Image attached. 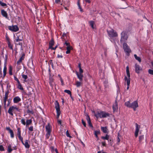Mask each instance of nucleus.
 <instances>
[{"label":"nucleus","mask_w":153,"mask_h":153,"mask_svg":"<svg viewBox=\"0 0 153 153\" xmlns=\"http://www.w3.org/2000/svg\"><path fill=\"white\" fill-rule=\"evenodd\" d=\"M86 119H87V121L88 122V123L89 126L90 127H93L91 123L90 119V117L89 116H87Z\"/></svg>","instance_id":"obj_25"},{"label":"nucleus","mask_w":153,"mask_h":153,"mask_svg":"<svg viewBox=\"0 0 153 153\" xmlns=\"http://www.w3.org/2000/svg\"><path fill=\"white\" fill-rule=\"evenodd\" d=\"M25 146V147L27 148H29L30 147V145L28 143V140H26L25 143H24L23 141V143H22Z\"/></svg>","instance_id":"obj_20"},{"label":"nucleus","mask_w":153,"mask_h":153,"mask_svg":"<svg viewBox=\"0 0 153 153\" xmlns=\"http://www.w3.org/2000/svg\"><path fill=\"white\" fill-rule=\"evenodd\" d=\"M126 72L127 76L128 77H130V74L129 70V68L128 66L126 67Z\"/></svg>","instance_id":"obj_33"},{"label":"nucleus","mask_w":153,"mask_h":153,"mask_svg":"<svg viewBox=\"0 0 153 153\" xmlns=\"http://www.w3.org/2000/svg\"><path fill=\"white\" fill-rule=\"evenodd\" d=\"M29 130L30 131H33V126H31L29 128Z\"/></svg>","instance_id":"obj_52"},{"label":"nucleus","mask_w":153,"mask_h":153,"mask_svg":"<svg viewBox=\"0 0 153 153\" xmlns=\"http://www.w3.org/2000/svg\"><path fill=\"white\" fill-rule=\"evenodd\" d=\"M8 29L13 32H16L19 30V28L17 25H13L11 26H9L8 27Z\"/></svg>","instance_id":"obj_8"},{"label":"nucleus","mask_w":153,"mask_h":153,"mask_svg":"<svg viewBox=\"0 0 153 153\" xmlns=\"http://www.w3.org/2000/svg\"><path fill=\"white\" fill-rule=\"evenodd\" d=\"M16 149V147L14 146H12V144H8L7 150V152L9 153H11L13 150H15Z\"/></svg>","instance_id":"obj_7"},{"label":"nucleus","mask_w":153,"mask_h":153,"mask_svg":"<svg viewBox=\"0 0 153 153\" xmlns=\"http://www.w3.org/2000/svg\"><path fill=\"white\" fill-rule=\"evenodd\" d=\"M17 33L16 39V42H18L19 41H21L22 40V38L20 36V35H18Z\"/></svg>","instance_id":"obj_21"},{"label":"nucleus","mask_w":153,"mask_h":153,"mask_svg":"<svg viewBox=\"0 0 153 153\" xmlns=\"http://www.w3.org/2000/svg\"><path fill=\"white\" fill-rule=\"evenodd\" d=\"M83 72V71L81 68L79 69V73L82 74Z\"/></svg>","instance_id":"obj_54"},{"label":"nucleus","mask_w":153,"mask_h":153,"mask_svg":"<svg viewBox=\"0 0 153 153\" xmlns=\"http://www.w3.org/2000/svg\"><path fill=\"white\" fill-rule=\"evenodd\" d=\"M17 88H18L21 90H23V88L22 87V86L20 83V82L18 83V85H17Z\"/></svg>","instance_id":"obj_36"},{"label":"nucleus","mask_w":153,"mask_h":153,"mask_svg":"<svg viewBox=\"0 0 153 153\" xmlns=\"http://www.w3.org/2000/svg\"><path fill=\"white\" fill-rule=\"evenodd\" d=\"M7 69V67H6V62H5L4 63V69H3V71L4 77L6 75Z\"/></svg>","instance_id":"obj_19"},{"label":"nucleus","mask_w":153,"mask_h":153,"mask_svg":"<svg viewBox=\"0 0 153 153\" xmlns=\"http://www.w3.org/2000/svg\"><path fill=\"white\" fill-rule=\"evenodd\" d=\"M64 44H65L67 46H70V43L67 42L66 41L65 42Z\"/></svg>","instance_id":"obj_53"},{"label":"nucleus","mask_w":153,"mask_h":153,"mask_svg":"<svg viewBox=\"0 0 153 153\" xmlns=\"http://www.w3.org/2000/svg\"><path fill=\"white\" fill-rule=\"evenodd\" d=\"M9 73L10 75H12V69L11 67H10L9 69Z\"/></svg>","instance_id":"obj_46"},{"label":"nucleus","mask_w":153,"mask_h":153,"mask_svg":"<svg viewBox=\"0 0 153 153\" xmlns=\"http://www.w3.org/2000/svg\"><path fill=\"white\" fill-rule=\"evenodd\" d=\"M82 83L80 82H79V81H77L76 82V87H80L81 86V85H82Z\"/></svg>","instance_id":"obj_38"},{"label":"nucleus","mask_w":153,"mask_h":153,"mask_svg":"<svg viewBox=\"0 0 153 153\" xmlns=\"http://www.w3.org/2000/svg\"><path fill=\"white\" fill-rule=\"evenodd\" d=\"M140 128V126L137 123L135 124V131L134 134L135 136L137 137L138 136V132Z\"/></svg>","instance_id":"obj_12"},{"label":"nucleus","mask_w":153,"mask_h":153,"mask_svg":"<svg viewBox=\"0 0 153 153\" xmlns=\"http://www.w3.org/2000/svg\"><path fill=\"white\" fill-rule=\"evenodd\" d=\"M20 109L16 105L10 106L8 111V113L11 116L13 115V113L16 114V111L19 112Z\"/></svg>","instance_id":"obj_2"},{"label":"nucleus","mask_w":153,"mask_h":153,"mask_svg":"<svg viewBox=\"0 0 153 153\" xmlns=\"http://www.w3.org/2000/svg\"><path fill=\"white\" fill-rule=\"evenodd\" d=\"M66 135L67 137H71L70 135L69 131L68 130H67L66 132Z\"/></svg>","instance_id":"obj_47"},{"label":"nucleus","mask_w":153,"mask_h":153,"mask_svg":"<svg viewBox=\"0 0 153 153\" xmlns=\"http://www.w3.org/2000/svg\"><path fill=\"white\" fill-rule=\"evenodd\" d=\"M90 25L93 29H94V22L92 21H90L89 22Z\"/></svg>","instance_id":"obj_35"},{"label":"nucleus","mask_w":153,"mask_h":153,"mask_svg":"<svg viewBox=\"0 0 153 153\" xmlns=\"http://www.w3.org/2000/svg\"><path fill=\"white\" fill-rule=\"evenodd\" d=\"M82 123L83 124L84 126L85 127L86 126V124H85V122L84 121V120L83 119L82 120Z\"/></svg>","instance_id":"obj_49"},{"label":"nucleus","mask_w":153,"mask_h":153,"mask_svg":"<svg viewBox=\"0 0 153 153\" xmlns=\"http://www.w3.org/2000/svg\"><path fill=\"white\" fill-rule=\"evenodd\" d=\"M121 38L120 39V42L121 43H125V42H126L128 39V36L126 33L124 32H122L121 34Z\"/></svg>","instance_id":"obj_5"},{"label":"nucleus","mask_w":153,"mask_h":153,"mask_svg":"<svg viewBox=\"0 0 153 153\" xmlns=\"http://www.w3.org/2000/svg\"><path fill=\"white\" fill-rule=\"evenodd\" d=\"M55 108L56 109L57 118H58L61 114V111L60 109V106L59 102L57 101H56L55 102Z\"/></svg>","instance_id":"obj_6"},{"label":"nucleus","mask_w":153,"mask_h":153,"mask_svg":"<svg viewBox=\"0 0 153 153\" xmlns=\"http://www.w3.org/2000/svg\"><path fill=\"white\" fill-rule=\"evenodd\" d=\"M54 41L53 39H52L49 42V48H52V46L54 45Z\"/></svg>","instance_id":"obj_27"},{"label":"nucleus","mask_w":153,"mask_h":153,"mask_svg":"<svg viewBox=\"0 0 153 153\" xmlns=\"http://www.w3.org/2000/svg\"><path fill=\"white\" fill-rule=\"evenodd\" d=\"M57 57L59 58H62L63 57V56L62 55L58 54L57 55Z\"/></svg>","instance_id":"obj_57"},{"label":"nucleus","mask_w":153,"mask_h":153,"mask_svg":"<svg viewBox=\"0 0 153 153\" xmlns=\"http://www.w3.org/2000/svg\"><path fill=\"white\" fill-rule=\"evenodd\" d=\"M21 101V99L18 96L14 97L13 99V102L14 103H17Z\"/></svg>","instance_id":"obj_15"},{"label":"nucleus","mask_w":153,"mask_h":153,"mask_svg":"<svg viewBox=\"0 0 153 153\" xmlns=\"http://www.w3.org/2000/svg\"><path fill=\"white\" fill-rule=\"evenodd\" d=\"M100 134V131L99 130L98 131H94V134L96 136V137L98 139H99L98 136V135Z\"/></svg>","instance_id":"obj_30"},{"label":"nucleus","mask_w":153,"mask_h":153,"mask_svg":"<svg viewBox=\"0 0 153 153\" xmlns=\"http://www.w3.org/2000/svg\"><path fill=\"white\" fill-rule=\"evenodd\" d=\"M7 100H5V99H4V106H5V105H6V101H7Z\"/></svg>","instance_id":"obj_58"},{"label":"nucleus","mask_w":153,"mask_h":153,"mask_svg":"<svg viewBox=\"0 0 153 153\" xmlns=\"http://www.w3.org/2000/svg\"><path fill=\"white\" fill-rule=\"evenodd\" d=\"M22 76L23 78L24 79V80H23V82H27V79L28 77L27 76V75H24V74H22Z\"/></svg>","instance_id":"obj_28"},{"label":"nucleus","mask_w":153,"mask_h":153,"mask_svg":"<svg viewBox=\"0 0 153 153\" xmlns=\"http://www.w3.org/2000/svg\"><path fill=\"white\" fill-rule=\"evenodd\" d=\"M112 108L114 112H117L118 109V104L117 100H116L115 102L113 105Z\"/></svg>","instance_id":"obj_13"},{"label":"nucleus","mask_w":153,"mask_h":153,"mask_svg":"<svg viewBox=\"0 0 153 153\" xmlns=\"http://www.w3.org/2000/svg\"><path fill=\"white\" fill-rule=\"evenodd\" d=\"M108 142L109 143V144L111 145L112 146V141L111 140H108Z\"/></svg>","instance_id":"obj_50"},{"label":"nucleus","mask_w":153,"mask_h":153,"mask_svg":"<svg viewBox=\"0 0 153 153\" xmlns=\"http://www.w3.org/2000/svg\"><path fill=\"white\" fill-rule=\"evenodd\" d=\"M21 123L24 125H26V123L25 122V120L24 119H22L21 121Z\"/></svg>","instance_id":"obj_41"},{"label":"nucleus","mask_w":153,"mask_h":153,"mask_svg":"<svg viewBox=\"0 0 153 153\" xmlns=\"http://www.w3.org/2000/svg\"><path fill=\"white\" fill-rule=\"evenodd\" d=\"M134 56L135 59L138 61L140 62H141V59L139 57L137 56L136 54H134Z\"/></svg>","instance_id":"obj_34"},{"label":"nucleus","mask_w":153,"mask_h":153,"mask_svg":"<svg viewBox=\"0 0 153 153\" xmlns=\"http://www.w3.org/2000/svg\"><path fill=\"white\" fill-rule=\"evenodd\" d=\"M46 131L47 133H51V126L49 123L45 127Z\"/></svg>","instance_id":"obj_18"},{"label":"nucleus","mask_w":153,"mask_h":153,"mask_svg":"<svg viewBox=\"0 0 153 153\" xmlns=\"http://www.w3.org/2000/svg\"><path fill=\"white\" fill-rule=\"evenodd\" d=\"M144 135H141L139 137V141L141 143L144 140Z\"/></svg>","instance_id":"obj_37"},{"label":"nucleus","mask_w":153,"mask_h":153,"mask_svg":"<svg viewBox=\"0 0 153 153\" xmlns=\"http://www.w3.org/2000/svg\"><path fill=\"white\" fill-rule=\"evenodd\" d=\"M32 122V120L31 119L27 120L26 123V127H28L29 125Z\"/></svg>","instance_id":"obj_26"},{"label":"nucleus","mask_w":153,"mask_h":153,"mask_svg":"<svg viewBox=\"0 0 153 153\" xmlns=\"http://www.w3.org/2000/svg\"><path fill=\"white\" fill-rule=\"evenodd\" d=\"M57 47V46H56L54 48H53V47H52V48H51V49L52 50H55L56 49Z\"/></svg>","instance_id":"obj_61"},{"label":"nucleus","mask_w":153,"mask_h":153,"mask_svg":"<svg viewBox=\"0 0 153 153\" xmlns=\"http://www.w3.org/2000/svg\"><path fill=\"white\" fill-rule=\"evenodd\" d=\"M55 151L56 152V153H59L58 152V150H57V149H55Z\"/></svg>","instance_id":"obj_64"},{"label":"nucleus","mask_w":153,"mask_h":153,"mask_svg":"<svg viewBox=\"0 0 153 153\" xmlns=\"http://www.w3.org/2000/svg\"><path fill=\"white\" fill-rule=\"evenodd\" d=\"M60 1V0H55V2L56 3H58Z\"/></svg>","instance_id":"obj_59"},{"label":"nucleus","mask_w":153,"mask_h":153,"mask_svg":"<svg viewBox=\"0 0 153 153\" xmlns=\"http://www.w3.org/2000/svg\"><path fill=\"white\" fill-rule=\"evenodd\" d=\"M102 144L103 146H106V143L105 141L102 142Z\"/></svg>","instance_id":"obj_55"},{"label":"nucleus","mask_w":153,"mask_h":153,"mask_svg":"<svg viewBox=\"0 0 153 153\" xmlns=\"http://www.w3.org/2000/svg\"><path fill=\"white\" fill-rule=\"evenodd\" d=\"M148 71L149 74L153 75V70L151 69H149Z\"/></svg>","instance_id":"obj_48"},{"label":"nucleus","mask_w":153,"mask_h":153,"mask_svg":"<svg viewBox=\"0 0 153 153\" xmlns=\"http://www.w3.org/2000/svg\"><path fill=\"white\" fill-rule=\"evenodd\" d=\"M17 135L19 139L21 141L22 143H23V137L21 136V128L19 127L17 128Z\"/></svg>","instance_id":"obj_10"},{"label":"nucleus","mask_w":153,"mask_h":153,"mask_svg":"<svg viewBox=\"0 0 153 153\" xmlns=\"http://www.w3.org/2000/svg\"><path fill=\"white\" fill-rule=\"evenodd\" d=\"M72 49V48L71 46H67L66 47L67 51L66 52V54L69 53L70 52V50Z\"/></svg>","instance_id":"obj_22"},{"label":"nucleus","mask_w":153,"mask_h":153,"mask_svg":"<svg viewBox=\"0 0 153 153\" xmlns=\"http://www.w3.org/2000/svg\"><path fill=\"white\" fill-rule=\"evenodd\" d=\"M130 77H127L126 76L125 77V79L127 85H130Z\"/></svg>","instance_id":"obj_24"},{"label":"nucleus","mask_w":153,"mask_h":153,"mask_svg":"<svg viewBox=\"0 0 153 153\" xmlns=\"http://www.w3.org/2000/svg\"><path fill=\"white\" fill-rule=\"evenodd\" d=\"M109 114L102 111L98 112L95 114V116L97 118H105L109 116Z\"/></svg>","instance_id":"obj_3"},{"label":"nucleus","mask_w":153,"mask_h":153,"mask_svg":"<svg viewBox=\"0 0 153 153\" xmlns=\"http://www.w3.org/2000/svg\"><path fill=\"white\" fill-rule=\"evenodd\" d=\"M14 80L17 82V83H18L20 82L19 79L15 76H14Z\"/></svg>","instance_id":"obj_45"},{"label":"nucleus","mask_w":153,"mask_h":153,"mask_svg":"<svg viewBox=\"0 0 153 153\" xmlns=\"http://www.w3.org/2000/svg\"><path fill=\"white\" fill-rule=\"evenodd\" d=\"M1 13L2 15L6 18L8 19V15L6 11L4 10H1Z\"/></svg>","instance_id":"obj_17"},{"label":"nucleus","mask_w":153,"mask_h":153,"mask_svg":"<svg viewBox=\"0 0 153 153\" xmlns=\"http://www.w3.org/2000/svg\"><path fill=\"white\" fill-rule=\"evenodd\" d=\"M125 105L128 107L133 108L134 111L136 110V108L138 106V102L137 101H134L131 103L129 101H127L125 102Z\"/></svg>","instance_id":"obj_1"},{"label":"nucleus","mask_w":153,"mask_h":153,"mask_svg":"<svg viewBox=\"0 0 153 153\" xmlns=\"http://www.w3.org/2000/svg\"><path fill=\"white\" fill-rule=\"evenodd\" d=\"M25 58V55L23 54L22 56L20 57L19 60L17 61V64L18 65H19L20 63L22 62L23 60Z\"/></svg>","instance_id":"obj_23"},{"label":"nucleus","mask_w":153,"mask_h":153,"mask_svg":"<svg viewBox=\"0 0 153 153\" xmlns=\"http://www.w3.org/2000/svg\"><path fill=\"white\" fill-rule=\"evenodd\" d=\"M53 79L51 76L49 77V83L51 86L53 87Z\"/></svg>","instance_id":"obj_31"},{"label":"nucleus","mask_w":153,"mask_h":153,"mask_svg":"<svg viewBox=\"0 0 153 153\" xmlns=\"http://www.w3.org/2000/svg\"><path fill=\"white\" fill-rule=\"evenodd\" d=\"M109 135L106 134L105 137L102 136L101 138L103 140H108L109 139Z\"/></svg>","instance_id":"obj_32"},{"label":"nucleus","mask_w":153,"mask_h":153,"mask_svg":"<svg viewBox=\"0 0 153 153\" xmlns=\"http://www.w3.org/2000/svg\"><path fill=\"white\" fill-rule=\"evenodd\" d=\"M51 133H47L46 134V137L47 139H48Z\"/></svg>","instance_id":"obj_43"},{"label":"nucleus","mask_w":153,"mask_h":153,"mask_svg":"<svg viewBox=\"0 0 153 153\" xmlns=\"http://www.w3.org/2000/svg\"><path fill=\"white\" fill-rule=\"evenodd\" d=\"M64 92L66 93H68L69 94L71 95V92L70 90H65L64 91Z\"/></svg>","instance_id":"obj_42"},{"label":"nucleus","mask_w":153,"mask_h":153,"mask_svg":"<svg viewBox=\"0 0 153 153\" xmlns=\"http://www.w3.org/2000/svg\"><path fill=\"white\" fill-rule=\"evenodd\" d=\"M120 141V139H119V137H118V138H117V142L118 143H119Z\"/></svg>","instance_id":"obj_63"},{"label":"nucleus","mask_w":153,"mask_h":153,"mask_svg":"<svg viewBox=\"0 0 153 153\" xmlns=\"http://www.w3.org/2000/svg\"><path fill=\"white\" fill-rule=\"evenodd\" d=\"M85 1L86 2L88 3H91V1L90 0H85Z\"/></svg>","instance_id":"obj_60"},{"label":"nucleus","mask_w":153,"mask_h":153,"mask_svg":"<svg viewBox=\"0 0 153 153\" xmlns=\"http://www.w3.org/2000/svg\"><path fill=\"white\" fill-rule=\"evenodd\" d=\"M123 48L125 51L127 53H129L131 52V50L126 43L123 44Z\"/></svg>","instance_id":"obj_9"},{"label":"nucleus","mask_w":153,"mask_h":153,"mask_svg":"<svg viewBox=\"0 0 153 153\" xmlns=\"http://www.w3.org/2000/svg\"><path fill=\"white\" fill-rule=\"evenodd\" d=\"M78 7H79V8L80 9V11H82V8H81L80 6V4H79V0L78 1Z\"/></svg>","instance_id":"obj_51"},{"label":"nucleus","mask_w":153,"mask_h":153,"mask_svg":"<svg viewBox=\"0 0 153 153\" xmlns=\"http://www.w3.org/2000/svg\"><path fill=\"white\" fill-rule=\"evenodd\" d=\"M134 68L137 74H139L140 71L142 70V68L137 64H135Z\"/></svg>","instance_id":"obj_11"},{"label":"nucleus","mask_w":153,"mask_h":153,"mask_svg":"<svg viewBox=\"0 0 153 153\" xmlns=\"http://www.w3.org/2000/svg\"><path fill=\"white\" fill-rule=\"evenodd\" d=\"M0 4L2 6H6L7 5L6 4L0 1Z\"/></svg>","instance_id":"obj_44"},{"label":"nucleus","mask_w":153,"mask_h":153,"mask_svg":"<svg viewBox=\"0 0 153 153\" xmlns=\"http://www.w3.org/2000/svg\"><path fill=\"white\" fill-rule=\"evenodd\" d=\"M107 32L108 36L110 37L111 39L112 38L117 37L118 36L117 33L113 29H111L110 30H107ZM111 41L112 42L111 40Z\"/></svg>","instance_id":"obj_4"},{"label":"nucleus","mask_w":153,"mask_h":153,"mask_svg":"<svg viewBox=\"0 0 153 153\" xmlns=\"http://www.w3.org/2000/svg\"><path fill=\"white\" fill-rule=\"evenodd\" d=\"M60 80L61 82L62 85H64L63 81V80L62 78L61 77L60 78Z\"/></svg>","instance_id":"obj_56"},{"label":"nucleus","mask_w":153,"mask_h":153,"mask_svg":"<svg viewBox=\"0 0 153 153\" xmlns=\"http://www.w3.org/2000/svg\"><path fill=\"white\" fill-rule=\"evenodd\" d=\"M9 92L8 91L5 92V97H4V99L5 100H7L8 97Z\"/></svg>","instance_id":"obj_40"},{"label":"nucleus","mask_w":153,"mask_h":153,"mask_svg":"<svg viewBox=\"0 0 153 153\" xmlns=\"http://www.w3.org/2000/svg\"><path fill=\"white\" fill-rule=\"evenodd\" d=\"M7 44L8 47L11 50H13V45H11L9 41H8L7 42Z\"/></svg>","instance_id":"obj_39"},{"label":"nucleus","mask_w":153,"mask_h":153,"mask_svg":"<svg viewBox=\"0 0 153 153\" xmlns=\"http://www.w3.org/2000/svg\"><path fill=\"white\" fill-rule=\"evenodd\" d=\"M101 129L102 131L104 133H107V128L106 127H101Z\"/></svg>","instance_id":"obj_29"},{"label":"nucleus","mask_w":153,"mask_h":153,"mask_svg":"<svg viewBox=\"0 0 153 153\" xmlns=\"http://www.w3.org/2000/svg\"><path fill=\"white\" fill-rule=\"evenodd\" d=\"M76 74L79 80L82 81V78L83 76L82 74L79 73L77 71L76 72Z\"/></svg>","instance_id":"obj_16"},{"label":"nucleus","mask_w":153,"mask_h":153,"mask_svg":"<svg viewBox=\"0 0 153 153\" xmlns=\"http://www.w3.org/2000/svg\"><path fill=\"white\" fill-rule=\"evenodd\" d=\"M6 129L9 131L11 137L12 138H13L14 137V135L13 130H11L9 127H7L6 128Z\"/></svg>","instance_id":"obj_14"},{"label":"nucleus","mask_w":153,"mask_h":153,"mask_svg":"<svg viewBox=\"0 0 153 153\" xmlns=\"http://www.w3.org/2000/svg\"><path fill=\"white\" fill-rule=\"evenodd\" d=\"M78 67L79 68V69L81 68V64L80 63L79 64Z\"/></svg>","instance_id":"obj_62"}]
</instances>
